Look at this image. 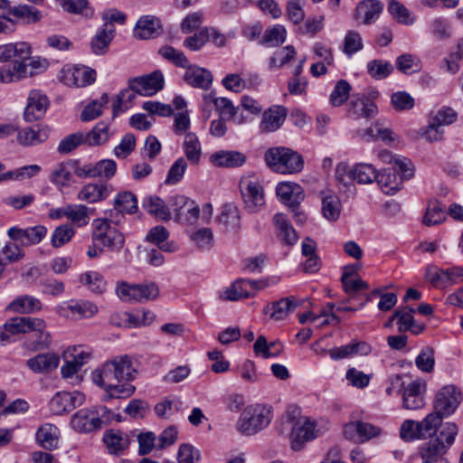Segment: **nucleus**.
Returning <instances> with one entry per match:
<instances>
[{"mask_svg": "<svg viewBox=\"0 0 463 463\" xmlns=\"http://www.w3.org/2000/svg\"><path fill=\"white\" fill-rule=\"evenodd\" d=\"M137 92L134 89L128 87L122 90L116 97L113 102L112 113L113 117L118 116L119 113L127 110L132 104L137 97Z\"/></svg>", "mask_w": 463, "mask_h": 463, "instance_id": "5fc2aeb1", "label": "nucleus"}, {"mask_svg": "<svg viewBox=\"0 0 463 463\" xmlns=\"http://www.w3.org/2000/svg\"><path fill=\"white\" fill-rule=\"evenodd\" d=\"M240 211L233 204H225L220 215V222L227 229H236L240 225Z\"/></svg>", "mask_w": 463, "mask_h": 463, "instance_id": "338daca9", "label": "nucleus"}, {"mask_svg": "<svg viewBox=\"0 0 463 463\" xmlns=\"http://www.w3.org/2000/svg\"><path fill=\"white\" fill-rule=\"evenodd\" d=\"M381 433V429L362 420L350 421L344 426L343 434L345 439L355 443L365 442Z\"/></svg>", "mask_w": 463, "mask_h": 463, "instance_id": "ddd939ff", "label": "nucleus"}, {"mask_svg": "<svg viewBox=\"0 0 463 463\" xmlns=\"http://www.w3.org/2000/svg\"><path fill=\"white\" fill-rule=\"evenodd\" d=\"M295 48L291 45L276 51L273 56L269 58V69L274 71L281 68L284 64L289 62L295 57Z\"/></svg>", "mask_w": 463, "mask_h": 463, "instance_id": "052dcab7", "label": "nucleus"}, {"mask_svg": "<svg viewBox=\"0 0 463 463\" xmlns=\"http://www.w3.org/2000/svg\"><path fill=\"white\" fill-rule=\"evenodd\" d=\"M115 31L116 28L111 25L102 24L90 43L91 50L95 54L102 55L108 52L109 46L115 36Z\"/></svg>", "mask_w": 463, "mask_h": 463, "instance_id": "7c9ffc66", "label": "nucleus"}, {"mask_svg": "<svg viewBox=\"0 0 463 463\" xmlns=\"http://www.w3.org/2000/svg\"><path fill=\"white\" fill-rule=\"evenodd\" d=\"M71 428L79 433H90L101 428L99 415L93 409L84 408L76 411L71 419Z\"/></svg>", "mask_w": 463, "mask_h": 463, "instance_id": "2eb2a0df", "label": "nucleus"}, {"mask_svg": "<svg viewBox=\"0 0 463 463\" xmlns=\"http://www.w3.org/2000/svg\"><path fill=\"white\" fill-rule=\"evenodd\" d=\"M190 240L199 250H208L213 244V234L210 228H202L192 232Z\"/></svg>", "mask_w": 463, "mask_h": 463, "instance_id": "e2e57ef3", "label": "nucleus"}, {"mask_svg": "<svg viewBox=\"0 0 463 463\" xmlns=\"http://www.w3.org/2000/svg\"><path fill=\"white\" fill-rule=\"evenodd\" d=\"M379 171L373 164L357 163L353 166V175L359 184H372L378 178Z\"/></svg>", "mask_w": 463, "mask_h": 463, "instance_id": "a18cd8bd", "label": "nucleus"}, {"mask_svg": "<svg viewBox=\"0 0 463 463\" xmlns=\"http://www.w3.org/2000/svg\"><path fill=\"white\" fill-rule=\"evenodd\" d=\"M109 98L107 93H103L101 97L93 100L90 104H88L80 114V118L82 121H90L102 114L103 109L109 103Z\"/></svg>", "mask_w": 463, "mask_h": 463, "instance_id": "6e6d98bb", "label": "nucleus"}, {"mask_svg": "<svg viewBox=\"0 0 463 463\" xmlns=\"http://www.w3.org/2000/svg\"><path fill=\"white\" fill-rule=\"evenodd\" d=\"M265 161L273 171L280 174L300 172L304 165L302 156L287 147L270 148L265 155Z\"/></svg>", "mask_w": 463, "mask_h": 463, "instance_id": "20e7f679", "label": "nucleus"}, {"mask_svg": "<svg viewBox=\"0 0 463 463\" xmlns=\"http://www.w3.org/2000/svg\"><path fill=\"white\" fill-rule=\"evenodd\" d=\"M290 430L289 440L293 450H300L304 445L322 434L316 420L300 416L298 409H288L281 423L280 432Z\"/></svg>", "mask_w": 463, "mask_h": 463, "instance_id": "f03ea898", "label": "nucleus"}, {"mask_svg": "<svg viewBox=\"0 0 463 463\" xmlns=\"http://www.w3.org/2000/svg\"><path fill=\"white\" fill-rule=\"evenodd\" d=\"M446 218L445 207L438 201H430L423 217V223L427 226L438 225L445 222Z\"/></svg>", "mask_w": 463, "mask_h": 463, "instance_id": "37998d69", "label": "nucleus"}, {"mask_svg": "<svg viewBox=\"0 0 463 463\" xmlns=\"http://www.w3.org/2000/svg\"><path fill=\"white\" fill-rule=\"evenodd\" d=\"M184 80L194 88L208 90L213 82V74L204 68L189 64L185 68Z\"/></svg>", "mask_w": 463, "mask_h": 463, "instance_id": "b1692460", "label": "nucleus"}, {"mask_svg": "<svg viewBox=\"0 0 463 463\" xmlns=\"http://www.w3.org/2000/svg\"><path fill=\"white\" fill-rule=\"evenodd\" d=\"M383 5L377 0H366L362 2L356 9V16L362 19L364 24L373 23L382 13Z\"/></svg>", "mask_w": 463, "mask_h": 463, "instance_id": "58836bf2", "label": "nucleus"}, {"mask_svg": "<svg viewBox=\"0 0 463 463\" xmlns=\"http://www.w3.org/2000/svg\"><path fill=\"white\" fill-rule=\"evenodd\" d=\"M162 32L161 20L151 14L142 15L137 21L133 30L135 38L147 40L157 37Z\"/></svg>", "mask_w": 463, "mask_h": 463, "instance_id": "6ab92c4d", "label": "nucleus"}, {"mask_svg": "<svg viewBox=\"0 0 463 463\" xmlns=\"http://www.w3.org/2000/svg\"><path fill=\"white\" fill-rule=\"evenodd\" d=\"M76 231L71 224L64 223L57 226L51 236V244L54 248H61L69 243Z\"/></svg>", "mask_w": 463, "mask_h": 463, "instance_id": "3c124183", "label": "nucleus"}, {"mask_svg": "<svg viewBox=\"0 0 463 463\" xmlns=\"http://www.w3.org/2000/svg\"><path fill=\"white\" fill-rule=\"evenodd\" d=\"M59 362L60 358L56 354L45 353L28 359L26 364L33 373H43L56 369Z\"/></svg>", "mask_w": 463, "mask_h": 463, "instance_id": "c85d7f7f", "label": "nucleus"}, {"mask_svg": "<svg viewBox=\"0 0 463 463\" xmlns=\"http://www.w3.org/2000/svg\"><path fill=\"white\" fill-rule=\"evenodd\" d=\"M40 322L37 326L30 328L29 333H33L31 338L24 342V346L31 351H39L49 346L52 342L51 334L47 331L46 322L43 318L33 317Z\"/></svg>", "mask_w": 463, "mask_h": 463, "instance_id": "4be33fe9", "label": "nucleus"}, {"mask_svg": "<svg viewBox=\"0 0 463 463\" xmlns=\"http://www.w3.org/2000/svg\"><path fill=\"white\" fill-rule=\"evenodd\" d=\"M9 13L16 18L23 19L26 24L38 23L43 17L38 9L27 5L11 7Z\"/></svg>", "mask_w": 463, "mask_h": 463, "instance_id": "864d4df0", "label": "nucleus"}, {"mask_svg": "<svg viewBox=\"0 0 463 463\" xmlns=\"http://www.w3.org/2000/svg\"><path fill=\"white\" fill-rule=\"evenodd\" d=\"M388 12L400 24H412L415 17L411 15V12L400 2L392 0L388 5Z\"/></svg>", "mask_w": 463, "mask_h": 463, "instance_id": "13d9d810", "label": "nucleus"}, {"mask_svg": "<svg viewBox=\"0 0 463 463\" xmlns=\"http://www.w3.org/2000/svg\"><path fill=\"white\" fill-rule=\"evenodd\" d=\"M462 401V393L453 384L443 386L436 394L434 411L442 417L451 415Z\"/></svg>", "mask_w": 463, "mask_h": 463, "instance_id": "6e6552de", "label": "nucleus"}, {"mask_svg": "<svg viewBox=\"0 0 463 463\" xmlns=\"http://www.w3.org/2000/svg\"><path fill=\"white\" fill-rule=\"evenodd\" d=\"M86 145L99 146L106 143L110 136L109 124L99 122L90 131L85 133Z\"/></svg>", "mask_w": 463, "mask_h": 463, "instance_id": "603ef678", "label": "nucleus"}, {"mask_svg": "<svg viewBox=\"0 0 463 463\" xmlns=\"http://www.w3.org/2000/svg\"><path fill=\"white\" fill-rule=\"evenodd\" d=\"M430 32L433 38L439 41L449 40L452 37V26L444 17H436L430 24Z\"/></svg>", "mask_w": 463, "mask_h": 463, "instance_id": "8fccbe9b", "label": "nucleus"}, {"mask_svg": "<svg viewBox=\"0 0 463 463\" xmlns=\"http://www.w3.org/2000/svg\"><path fill=\"white\" fill-rule=\"evenodd\" d=\"M103 440L109 454L116 456L122 455L130 444L127 433L115 430H107L103 435Z\"/></svg>", "mask_w": 463, "mask_h": 463, "instance_id": "a878e982", "label": "nucleus"}, {"mask_svg": "<svg viewBox=\"0 0 463 463\" xmlns=\"http://www.w3.org/2000/svg\"><path fill=\"white\" fill-rule=\"evenodd\" d=\"M201 453L198 449L191 444L184 443L179 446L177 451L178 463H200Z\"/></svg>", "mask_w": 463, "mask_h": 463, "instance_id": "774afa93", "label": "nucleus"}, {"mask_svg": "<svg viewBox=\"0 0 463 463\" xmlns=\"http://www.w3.org/2000/svg\"><path fill=\"white\" fill-rule=\"evenodd\" d=\"M382 191L386 194H394L402 187L403 178L395 172L385 170L378 173L376 179Z\"/></svg>", "mask_w": 463, "mask_h": 463, "instance_id": "ea45409f", "label": "nucleus"}, {"mask_svg": "<svg viewBox=\"0 0 463 463\" xmlns=\"http://www.w3.org/2000/svg\"><path fill=\"white\" fill-rule=\"evenodd\" d=\"M184 149L186 158L193 165H198L201 159L202 147L198 137L192 132L185 135Z\"/></svg>", "mask_w": 463, "mask_h": 463, "instance_id": "09e8293b", "label": "nucleus"}, {"mask_svg": "<svg viewBox=\"0 0 463 463\" xmlns=\"http://www.w3.org/2000/svg\"><path fill=\"white\" fill-rule=\"evenodd\" d=\"M341 203L335 195H326L322 199V213L328 221H336L340 215Z\"/></svg>", "mask_w": 463, "mask_h": 463, "instance_id": "0e129e2a", "label": "nucleus"}, {"mask_svg": "<svg viewBox=\"0 0 463 463\" xmlns=\"http://www.w3.org/2000/svg\"><path fill=\"white\" fill-rule=\"evenodd\" d=\"M143 208L154 217L162 221L171 218V212L168 206L158 196H148L143 200Z\"/></svg>", "mask_w": 463, "mask_h": 463, "instance_id": "a19ab883", "label": "nucleus"}, {"mask_svg": "<svg viewBox=\"0 0 463 463\" xmlns=\"http://www.w3.org/2000/svg\"><path fill=\"white\" fill-rule=\"evenodd\" d=\"M246 161L244 154L233 150H219L210 155L209 162L215 167L233 168L241 166Z\"/></svg>", "mask_w": 463, "mask_h": 463, "instance_id": "5701e85b", "label": "nucleus"}, {"mask_svg": "<svg viewBox=\"0 0 463 463\" xmlns=\"http://www.w3.org/2000/svg\"><path fill=\"white\" fill-rule=\"evenodd\" d=\"M47 234V228L43 225H36L25 229L13 226L8 229V237L24 246L38 244Z\"/></svg>", "mask_w": 463, "mask_h": 463, "instance_id": "dca6fc26", "label": "nucleus"}, {"mask_svg": "<svg viewBox=\"0 0 463 463\" xmlns=\"http://www.w3.org/2000/svg\"><path fill=\"white\" fill-rule=\"evenodd\" d=\"M49 106L47 96L39 90L29 92L27 105L24 109V118L27 122H33L41 118Z\"/></svg>", "mask_w": 463, "mask_h": 463, "instance_id": "a211bd4d", "label": "nucleus"}, {"mask_svg": "<svg viewBox=\"0 0 463 463\" xmlns=\"http://www.w3.org/2000/svg\"><path fill=\"white\" fill-rule=\"evenodd\" d=\"M109 194L110 189L106 184H89L80 190L77 199L93 203L107 198Z\"/></svg>", "mask_w": 463, "mask_h": 463, "instance_id": "473e14b6", "label": "nucleus"}, {"mask_svg": "<svg viewBox=\"0 0 463 463\" xmlns=\"http://www.w3.org/2000/svg\"><path fill=\"white\" fill-rule=\"evenodd\" d=\"M114 208L128 214L135 213L137 210V199L130 192H121L114 199Z\"/></svg>", "mask_w": 463, "mask_h": 463, "instance_id": "4d7b16f0", "label": "nucleus"}, {"mask_svg": "<svg viewBox=\"0 0 463 463\" xmlns=\"http://www.w3.org/2000/svg\"><path fill=\"white\" fill-rule=\"evenodd\" d=\"M282 345L279 342L268 343L263 335H260L253 345V350L256 355H261L264 358L275 357L282 351Z\"/></svg>", "mask_w": 463, "mask_h": 463, "instance_id": "de8ad7c7", "label": "nucleus"}, {"mask_svg": "<svg viewBox=\"0 0 463 463\" xmlns=\"http://www.w3.org/2000/svg\"><path fill=\"white\" fill-rule=\"evenodd\" d=\"M348 113L355 118H371L377 113V107L364 95H354Z\"/></svg>", "mask_w": 463, "mask_h": 463, "instance_id": "cd10ccee", "label": "nucleus"}, {"mask_svg": "<svg viewBox=\"0 0 463 463\" xmlns=\"http://www.w3.org/2000/svg\"><path fill=\"white\" fill-rule=\"evenodd\" d=\"M74 160H67L54 166L52 170L49 180L58 190L61 191L70 185L74 175Z\"/></svg>", "mask_w": 463, "mask_h": 463, "instance_id": "393cba45", "label": "nucleus"}, {"mask_svg": "<svg viewBox=\"0 0 463 463\" xmlns=\"http://www.w3.org/2000/svg\"><path fill=\"white\" fill-rule=\"evenodd\" d=\"M273 418L271 406L264 403H252L241 412L236 423V430L244 436H253L271 422Z\"/></svg>", "mask_w": 463, "mask_h": 463, "instance_id": "7ed1b4c3", "label": "nucleus"}, {"mask_svg": "<svg viewBox=\"0 0 463 463\" xmlns=\"http://www.w3.org/2000/svg\"><path fill=\"white\" fill-rule=\"evenodd\" d=\"M39 324L40 322L32 317L10 318L0 327V341L3 345L11 343L15 335L29 333L32 326H37Z\"/></svg>", "mask_w": 463, "mask_h": 463, "instance_id": "9b49d317", "label": "nucleus"}, {"mask_svg": "<svg viewBox=\"0 0 463 463\" xmlns=\"http://www.w3.org/2000/svg\"><path fill=\"white\" fill-rule=\"evenodd\" d=\"M248 279H241L233 282L230 287L224 288L220 298L228 301H238L242 298H248L254 295L247 288Z\"/></svg>", "mask_w": 463, "mask_h": 463, "instance_id": "79ce46f5", "label": "nucleus"}, {"mask_svg": "<svg viewBox=\"0 0 463 463\" xmlns=\"http://www.w3.org/2000/svg\"><path fill=\"white\" fill-rule=\"evenodd\" d=\"M274 224L278 230L279 238L288 245L295 244L298 236L290 224L287 216L283 213H276L273 217Z\"/></svg>", "mask_w": 463, "mask_h": 463, "instance_id": "4c0bfd02", "label": "nucleus"}, {"mask_svg": "<svg viewBox=\"0 0 463 463\" xmlns=\"http://www.w3.org/2000/svg\"><path fill=\"white\" fill-rule=\"evenodd\" d=\"M80 282L95 294H102L107 288L103 276L97 271H86L80 274Z\"/></svg>", "mask_w": 463, "mask_h": 463, "instance_id": "49530a36", "label": "nucleus"}, {"mask_svg": "<svg viewBox=\"0 0 463 463\" xmlns=\"http://www.w3.org/2000/svg\"><path fill=\"white\" fill-rule=\"evenodd\" d=\"M169 232L161 225L153 227L147 233L146 241L155 243L158 248L166 252H175L178 247L174 241H167Z\"/></svg>", "mask_w": 463, "mask_h": 463, "instance_id": "c9c22d12", "label": "nucleus"}, {"mask_svg": "<svg viewBox=\"0 0 463 463\" xmlns=\"http://www.w3.org/2000/svg\"><path fill=\"white\" fill-rule=\"evenodd\" d=\"M240 189L245 207L252 213L260 211L265 204L263 187L256 176H243Z\"/></svg>", "mask_w": 463, "mask_h": 463, "instance_id": "423d86ee", "label": "nucleus"}, {"mask_svg": "<svg viewBox=\"0 0 463 463\" xmlns=\"http://www.w3.org/2000/svg\"><path fill=\"white\" fill-rule=\"evenodd\" d=\"M96 80V71L84 66H64L60 71V80L70 87H85Z\"/></svg>", "mask_w": 463, "mask_h": 463, "instance_id": "9d476101", "label": "nucleus"}, {"mask_svg": "<svg viewBox=\"0 0 463 463\" xmlns=\"http://www.w3.org/2000/svg\"><path fill=\"white\" fill-rule=\"evenodd\" d=\"M99 311L93 302L88 300L71 299L60 305L57 312L60 316L69 319L80 320L94 317Z\"/></svg>", "mask_w": 463, "mask_h": 463, "instance_id": "1a4fd4ad", "label": "nucleus"}, {"mask_svg": "<svg viewBox=\"0 0 463 463\" xmlns=\"http://www.w3.org/2000/svg\"><path fill=\"white\" fill-rule=\"evenodd\" d=\"M276 193L280 201L292 211H295L305 198L302 187L296 183H279Z\"/></svg>", "mask_w": 463, "mask_h": 463, "instance_id": "aec40b11", "label": "nucleus"}, {"mask_svg": "<svg viewBox=\"0 0 463 463\" xmlns=\"http://www.w3.org/2000/svg\"><path fill=\"white\" fill-rule=\"evenodd\" d=\"M426 391V383L423 380L417 379L411 381L403 387L402 403L407 410H417L424 406V393Z\"/></svg>", "mask_w": 463, "mask_h": 463, "instance_id": "f3484780", "label": "nucleus"}, {"mask_svg": "<svg viewBox=\"0 0 463 463\" xmlns=\"http://www.w3.org/2000/svg\"><path fill=\"white\" fill-rule=\"evenodd\" d=\"M129 355H118L102 364L91 373L93 383L105 391L104 401L110 399H126L136 391L130 383L137 375Z\"/></svg>", "mask_w": 463, "mask_h": 463, "instance_id": "f257e3e1", "label": "nucleus"}, {"mask_svg": "<svg viewBox=\"0 0 463 463\" xmlns=\"http://www.w3.org/2000/svg\"><path fill=\"white\" fill-rule=\"evenodd\" d=\"M287 113L283 106H272L266 109L260 123V131L269 133L278 130L283 125Z\"/></svg>", "mask_w": 463, "mask_h": 463, "instance_id": "412c9836", "label": "nucleus"}, {"mask_svg": "<svg viewBox=\"0 0 463 463\" xmlns=\"http://www.w3.org/2000/svg\"><path fill=\"white\" fill-rule=\"evenodd\" d=\"M297 304L293 300V298H282L277 302L272 303L270 307L271 313L270 317L274 320H282L284 319L290 312H292L296 307Z\"/></svg>", "mask_w": 463, "mask_h": 463, "instance_id": "680f3d73", "label": "nucleus"}, {"mask_svg": "<svg viewBox=\"0 0 463 463\" xmlns=\"http://www.w3.org/2000/svg\"><path fill=\"white\" fill-rule=\"evenodd\" d=\"M164 75L160 71H155L150 74L129 79V86L138 95L152 96L164 88Z\"/></svg>", "mask_w": 463, "mask_h": 463, "instance_id": "f8f14e48", "label": "nucleus"}, {"mask_svg": "<svg viewBox=\"0 0 463 463\" xmlns=\"http://www.w3.org/2000/svg\"><path fill=\"white\" fill-rule=\"evenodd\" d=\"M446 452L445 446L439 440H430L423 444L420 449L422 463H444L448 461L444 458Z\"/></svg>", "mask_w": 463, "mask_h": 463, "instance_id": "2f4dec72", "label": "nucleus"}, {"mask_svg": "<svg viewBox=\"0 0 463 463\" xmlns=\"http://www.w3.org/2000/svg\"><path fill=\"white\" fill-rule=\"evenodd\" d=\"M92 241L111 251H119L125 244V237L109 219H95L92 222Z\"/></svg>", "mask_w": 463, "mask_h": 463, "instance_id": "39448f33", "label": "nucleus"}, {"mask_svg": "<svg viewBox=\"0 0 463 463\" xmlns=\"http://www.w3.org/2000/svg\"><path fill=\"white\" fill-rule=\"evenodd\" d=\"M41 300L31 295L16 297L6 306V310L17 314H32L42 310Z\"/></svg>", "mask_w": 463, "mask_h": 463, "instance_id": "bb28decb", "label": "nucleus"}, {"mask_svg": "<svg viewBox=\"0 0 463 463\" xmlns=\"http://www.w3.org/2000/svg\"><path fill=\"white\" fill-rule=\"evenodd\" d=\"M354 272V266L345 267V272L341 278L344 290L349 295L368 288V284L365 281L354 277L353 274Z\"/></svg>", "mask_w": 463, "mask_h": 463, "instance_id": "c03bdc74", "label": "nucleus"}, {"mask_svg": "<svg viewBox=\"0 0 463 463\" xmlns=\"http://www.w3.org/2000/svg\"><path fill=\"white\" fill-rule=\"evenodd\" d=\"M118 296L125 300L146 301L155 299L159 295L158 286L155 282L144 284L121 283L117 288Z\"/></svg>", "mask_w": 463, "mask_h": 463, "instance_id": "0eeeda50", "label": "nucleus"}, {"mask_svg": "<svg viewBox=\"0 0 463 463\" xmlns=\"http://www.w3.org/2000/svg\"><path fill=\"white\" fill-rule=\"evenodd\" d=\"M158 53L177 67L186 68L190 64L184 53L172 46L165 45L159 49Z\"/></svg>", "mask_w": 463, "mask_h": 463, "instance_id": "69168bd1", "label": "nucleus"}, {"mask_svg": "<svg viewBox=\"0 0 463 463\" xmlns=\"http://www.w3.org/2000/svg\"><path fill=\"white\" fill-rule=\"evenodd\" d=\"M85 395L80 392H59L50 401V411L56 415L71 411L83 404Z\"/></svg>", "mask_w": 463, "mask_h": 463, "instance_id": "4468645a", "label": "nucleus"}, {"mask_svg": "<svg viewBox=\"0 0 463 463\" xmlns=\"http://www.w3.org/2000/svg\"><path fill=\"white\" fill-rule=\"evenodd\" d=\"M442 416L437 413L435 411L428 414L420 423L422 439L432 437L438 430V428L441 425Z\"/></svg>", "mask_w": 463, "mask_h": 463, "instance_id": "bf43d9fd", "label": "nucleus"}, {"mask_svg": "<svg viewBox=\"0 0 463 463\" xmlns=\"http://www.w3.org/2000/svg\"><path fill=\"white\" fill-rule=\"evenodd\" d=\"M60 439L59 429L51 423L42 425L36 432V440L45 449H55Z\"/></svg>", "mask_w": 463, "mask_h": 463, "instance_id": "f704fd0d", "label": "nucleus"}, {"mask_svg": "<svg viewBox=\"0 0 463 463\" xmlns=\"http://www.w3.org/2000/svg\"><path fill=\"white\" fill-rule=\"evenodd\" d=\"M48 137L46 129L39 125L26 127L17 133V142L24 146H37Z\"/></svg>", "mask_w": 463, "mask_h": 463, "instance_id": "c756f323", "label": "nucleus"}, {"mask_svg": "<svg viewBox=\"0 0 463 463\" xmlns=\"http://www.w3.org/2000/svg\"><path fill=\"white\" fill-rule=\"evenodd\" d=\"M94 213L93 208L84 204H67V219L78 228L89 224L90 215Z\"/></svg>", "mask_w": 463, "mask_h": 463, "instance_id": "e433bc0d", "label": "nucleus"}, {"mask_svg": "<svg viewBox=\"0 0 463 463\" xmlns=\"http://www.w3.org/2000/svg\"><path fill=\"white\" fill-rule=\"evenodd\" d=\"M27 67L23 61H14L12 64L0 67V82L12 83L26 79Z\"/></svg>", "mask_w": 463, "mask_h": 463, "instance_id": "72a5a7b5", "label": "nucleus"}]
</instances>
